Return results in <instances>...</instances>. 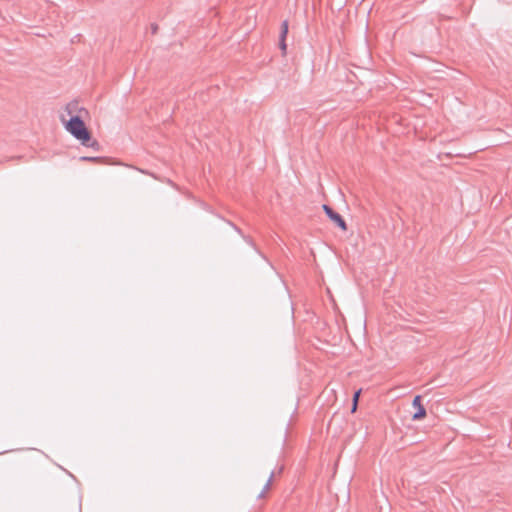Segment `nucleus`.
I'll list each match as a JSON object with an SVG mask.
<instances>
[{
	"mask_svg": "<svg viewBox=\"0 0 512 512\" xmlns=\"http://www.w3.org/2000/svg\"><path fill=\"white\" fill-rule=\"evenodd\" d=\"M88 115L75 114L69 119L61 115L60 119L67 132H69L80 143H85L90 139V131L85 124V118Z\"/></svg>",
	"mask_w": 512,
	"mask_h": 512,
	"instance_id": "f257e3e1",
	"label": "nucleus"
},
{
	"mask_svg": "<svg viewBox=\"0 0 512 512\" xmlns=\"http://www.w3.org/2000/svg\"><path fill=\"white\" fill-rule=\"evenodd\" d=\"M412 406L416 409V412L413 414V420H422L426 417V409L422 405V398L420 395L414 397Z\"/></svg>",
	"mask_w": 512,
	"mask_h": 512,
	"instance_id": "f03ea898",
	"label": "nucleus"
},
{
	"mask_svg": "<svg viewBox=\"0 0 512 512\" xmlns=\"http://www.w3.org/2000/svg\"><path fill=\"white\" fill-rule=\"evenodd\" d=\"M323 210L325 211L326 215L343 231L347 230V225L344 219L338 213L334 212L328 205H323Z\"/></svg>",
	"mask_w": 512,
	"mask_h": 512,
	"instance_id": "7ed1b4c3",
	"label": "nucleus"
},
{
	"mask_svg": "<svg viewBox=\"0 0 512 512\" xmlns=\"http://www.w3.org/2000/svg\"><path fill=\"white\" fill-rule=\"evenodd\" d=\"M273 476H274L273 470L266 469L263 472V478H264L265 484H264V487L262 488V490L260 491V493H258V498H264L270 492Z\"/></svg>",
	"mask_w": 512,
	"mask_h": 512,
	"instance_id": "20e7f679",
	"label": "nucleus"
},
{
	"mask_svg": "<svg viewBox=\"0 0 512 512\" xmlns=\"http://www.w3.org/2000/svg\"><path fill=\"white\" fill-rule=\"evenodd\" d=\"M65 110L70 117L75 114L89 115L88 110L80 106L77 100H72L67 103Z\"/></svg>",
	"mask_w": 512,
	"mask_h": 512,
	"instance_id": "39448f33",
	"label": "nucleus"
},
{
	"mask_svg": "<svg viewBox=\"0 0 512 512\" xmlns=\"http://www.w3.org/2000/svg\"><path fill=\"white\" fill-rule=\"evenodd\" d=\"M287 33H288V23L283 22L282 31H281V42H280V48L283 53H285V51H286L285 38H286Z\"/></svg>",
	"mask_w": 512,
	"mask_h": 512,
	"instance_id": "423d86ee",
	"label": "nucleus"
},
{
	"mask_svg": "<svg viewBox=\"0 0 512 512\" xmlns=\"http://www.w3.org/2000/svg\"><path fill=\"white\" fill-rule=\"evenodd\" d=\"M81 144H82L83 146H85V147L92 148V149H94V150H96V151H98V150H99V148H100V145H99L98 141H97V140H95V139H92V137H91V136H90L89 141H87V142H85V143H81Z\"/></svg>",
	"mask_w": 512,
	"mask_h": 512,
	"instance_id": "0eeeda50",
	"label": "nucleus"
},
{
	"mask_svg": "<svg viewBox=\"0 0 512 512\" xmlns=\"http://www.w3.org/2000/svg\"><path fill=\"white\" fill-rule=\"evenodd\" d=\"M360 394H361V389H359L358 391H356V392L354 393V395H353L352 408H351V412H352V413H355V412L357 411L358 401H359Z\"/></svg>",
	"mask_w": 512,
	"mask_h": 512,
	"instance_id": "6e6552de",
	"label": "nucleus"
},
{
	"mask_svg": "<svg viewBox=\"0 0 512 512\" xmlns=\"http://www.w3.org/2000/svg\"><path fill=\"white\" fill-rule=\"evenodd\" d=\"M101 158L100 157H90V156H83V157H80V160L81 161H99Z\"/></svg>",
	"mask_w": 512,
	"mask_h": 512,
	"instance_id": "1a4fd4ad",
	"label": "nucleus"
},
{
	"mask_svg": "<svg viewBox=\"0 0 512 512\" xmlns=\"http://www.w3.org/2000/svg\"><path fill=\"white\" fill-rule=\"evenodd\" d=\"M157 30H158L157 24H154V23L151 24V32H152V34H155L157 32Z\"/></svg>",
	"mask_w": 512,
	"mask_h": 512,
	"instance_id": "9d476101",
	"label": "nucleus"
},
{
	"mask_svg": "<svg viewBox=\"0 0 512 512\" xmlns=\"http://www.w3.org/2000/svg\"><path fill=\"white\" fill-rule=\"evenodd\" d=\"M244 239L249 243L251 246L255 247L254 242L251 237H244Z\"/></svg>",
	"mask_w": 512,
	"mask_h": 512,
	"instance_id": "9b49d317",
	"label": "nucleus"
},
{
	"mask_svg": "<svg viewBox=\"0 0 512 512\" xmlns=\"http://www.w3.org/2000/svg\"><path fill=\"white\" fill-rule=\"evenodd\" d=\"M228 223H229V225H231V226H232L236 231H238L239 233L241 232V231L237 228V226H235L233 223H231V222H228Z\"/></svg>",
	"mask_w": 512,
	"mask_h": 512,
	"instance_id": "f8f14e48",
	"label": "nucleus"
}]
</instances>
